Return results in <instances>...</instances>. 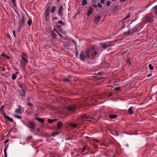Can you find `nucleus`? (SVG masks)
I'll use <instances>...</instances> for the list:
<instances>
[{"label": "nucleus", "mask_w": 157, "mask_h": 157, "mask_svg": "<svg viewBox=\"0 0 157 157\" xmlns=\"http://www.w3.org/2000/svg\"><path fill=\"white\" fill-rule=\"evenodd\" d=\"M85 53L86 56L85 55L84 52L82 51L80 53L79 57L80 59L82 61H84L86 59V57L88 59L90 58L89 55L90 49H87L86 50Z\"/></svg>", "instance_id": "1"}, {"label": "nucleus", "mask_w": 157, "mask_h": 157, "mask_svg": "<svg viewBox=\"0 0 157 157\" xmlns=\"http://www.w3.org/2000/svg\"><path fill=\"white\" fill-rule=\"evenodd\" d=\"M139 31V28L138 26H136L135 27L132 29L130 31L124 33V34L128 36H129L130 34H132L134 32H136Z\"/></svg>", "instance_id": "2"}, {"label": "nucleus", "mask_w": 157, "mask_h": 157, "mask_svg": "<svg viewBox=\"0 0 157 157\" xmlns=\"http://www.w3.org/2000/svg\"><path fill=\"white\" fill-rule=\"evenodd\" d=\"M27 127L30 129V131L33 132L36 127V125L34 123L31 121H29L27 125H25Z\"/></svg>", "instance_id": "3"}, {"label": "nucleus", "mask_w": 157, "mask_h": 157, "mask_svg": "<svg viewBox=\"0 0 157 157\" xmlns=\"http://www.w3.org/2000/svg\"><path fill=\"white\" fill-rule=\"evenodd\" d=\"M67 109L68 111L73 113L77 110V107L75 105H71L67 107Z\"/></svg>", "instance_id": "4"}, {"label": "nucleus", "mask_w": 157, "mask_h": 157, "mask_svg": "<svg viewBox=\"0 0 157 157\" xmlns=\"http://www.w3.org/2000/svg\"><path fill=\"white\" fill-rule=\"evenodd\" d=\"M100 45L103 48L105 49L112 45V42L101 43H100Z\"/></svg>", "instance_id": "5"}, {"label": "nucleus", "mask_w": 157, "mask_h": 157, "mask_svg": "<svg viewBox=\"0 0 157 157\" xmlns=\"http://www.w3.org/2000/svg\"><path fill=\"white\" fill-rule=\"evenodd\" d=\"M63 7L62 6H60L58 10L56 11V13H58V15L59 16L61 19H62V17L63 16Z\"/></svg>", "instance_id": "6"}, {"label": "nucleus", "mask_w": 157, "mask_h": 157, "mask_svg": "<svg viewBox=\"0 0 157 157\" xmlns=\"http://www.w3.org/2000/svg\"><path fill=\"white\" fill-rule=\"evenodd\" d=\"M95 49V47H93L91 49H89L91 51H92V53H91V54L92 55L94 56V58L96 57H98L99 55L98 53L96 51H94Z\"/></svg>", "instance_id": "7"}, {"label": "nucleus", "mask_w": 157, "mask_h": 157, "mask_svg": "<svg viewBox=\"0 0 157 157\" xmlns=\"http://www.w3.org/2000/svg\"><path fill=\"white\" fill-rule=\"evenodd\" d=\"M25 22V19L24 17H22L20 19L19 22V26L18 28L19 31H20L21 27H22L24 25Z\"/></svg>", "instance_id": "8"}, {"label": "nucleus", "mask_w": 157, "mask_h": 157, "mask_svg": "<svg viewBox=\"0 0 157 157\" xmlns=\"http://www.w3.org/2000/svg\"><path fill=\"white\" fill-rule=\"evenodd\" d=\"M21 57H22V59L23 60V62H24L25 63H28V60L27 59V56L24 53H23L21 55Z\"/></svg>", "instance_id": "9"}, {"label": "nucleus", "mask_w": 157, "mask_h": 157, "mask_svg": "<svg viewBox=\"0 0 157 157\" xmlns=\"http://www.w3.org/2000/svg\"><path fill=\"white\" fill-rule=\"evenodd\" d=\"M145 20L146 21V23L147 22H152L154 20L152 18L149 16L146 17L145 18Z\"/></svg>", "instance_id": "10"}, {"label": "nucleus", "mask_w": 157, "mask_h": 157, "mask_svg": "<svg viewBox=\"0 0 157 157\" xmlns=\"http://www.w3.org/2000/svg\"><path fill=\"white\" fill-rule=\"evenodd\" d=\"M101 17L100 16H96L94 19V22L95 23H98L101 19Z\"/></svg>", "instance_id": "11"}, {"label": "nucleus", "mask_w": 157, "mask_h": 157, "mask_svg": "<svg viewBox=\"0 0 157 157\" xmlns=\"http://www.w3.org/2000/svg\"><path fill=\"white\" fill-rule=\"evenodd\" d=\"M63 126V124L61 122L59 121L58 122L57 124V128L56 129L57 130H60Z\"/></svg>", "instance_id": "12"}, {"label": "nucleus", "mask_w": 157, "mask_h": 157, "mask_svg": "<svg viewBox=\"0 0 157 157\" xmlns=\"http://www.w3.org/2000/svg\"><path fill=\"white\" fill-rule=\"evenodd\" d=\"M78 123H70L69 125L71 128L73 129H74L76 128L77 126L78 125Z\"/></svg>", "instance_id": "13"}, {"label": "nucleus", "mask_w": 157, "mask_h": 157, "mask_svg": "<svg viewBox=\"0 0 157 157\" xmlns=\"http://www.w3.org/2000/svg\"><path fill=\"white\" fill-rule=\"evenodd\" d=\"M50 36L53 39H55L56 38L57 34L54 32L52 30H51L50 31Z\"/></svg>", "instance_id": "14"}, {"label": "nucleus", "mask_w": 157, "mask_h": 157, "mask_svg": "<svg viewBox=\"0 0 157 157\" xmlns=\"http://www.w3.org/2000/svg\"><path fill=\"white\" fill-rule=\"evenodd\" d=\"M21 107L20 105H19L18 108L16 109L15 110V112L16 113H18V114H21Z\"/></svg>", "instance_id": "15"}, {"label": "nucleus", "mask_w": 157, "mask_h": 157, "mask_svg": "<svg viewBox=\"0 0 157 157\" xmlns=\"http://www.w3.org/2000/svg\"><path fill=\"white\" fill-rule=\"evenodd\" d=\"M25 63V62H23L21 61H20V65L21 67L24 70H25V66H26V65H25V63Z\"/></svg>", "instance_id": "16"}, {"label": "nucleus", "mask_w": 157, "mask_h": 157, "mask_svg": "<svg viewBox=\"0 0 157 157\" xmlns=\"http://www.w3.org/2000/svg\"><path fill=\"white\" fill-rule=\"evenodd\" d=\"M80 118L82 119V120H84L85 119L89 118V117L87 116L86 114L82 115L80 116Z\"/></svg>", "instance_id": "17"}, {"label": "nucleus", "mask_w": 157, "mask_h": 157, "mask_svg": "<svg viewBox=\"0 0 157 157\" xmlns=\"http://www.w3.org/2000/svg\"><path fill=\"white\" fill-rule=\"evenodd\" d=\"M152 12L155 15H157V5L154 6L152 8Z\"/></svg>", "instance_id": "18"}, {"label": "nucleus", "mask_w": 157, "mask_h": 157, "mask_svg": "<svg viewBox=\"0 0 157 157\" xmlns=\"http://www.w3.org/2000/svg\"><path fill=\"white\" fill-rule=\"evenodd\" d=\"M49 13H45V17L46 21H47L49 19Z\"/></svg>", "instance_id": "19"}, {"label": "nucleus", "mask_w": 157, "mask_h": 157, "mask_svg": "<svg viewBox=\"0 0 157 157\" xmlns=\"http://www.w3.org/2000/svg\"><path fill=\"white\" fill-rule=\"evenodd\" d=\"M19 93L20 95L22 96H24L25 95V92L23 90V89L19 90Z\"/></svg>", "instance_id": "20"}, {"label": "nucleus", "mask_w": 157, "mask_h": 157, "mask_svg": "<svg viewBox=\"0 0 157 157\" xmlns=\"http://www.w3.org/2000/svg\"><path fill=\"white\" fill-rule=\"evenodd\" d=\"M93 9L91 8H89V10L87 13V15L88 16H90L92 13V10Z\"/></svg>", "instance_id": "21"}, {"label": "nucleus", "mask_w": 157, "mask_h": 157, "mask_svg": "<svg viewBox=\"0 0 157 157\" xmlns=\"http://www.w3.org/2000/svg\"><path fill=\"white\" fill-rule=\"evenodd\" d=\"M132 107H130L128 109V113L130 114H132L134 113V112L132 111Z\"/></svg>", "instance_id": "22"}, {"label": "nucleus", "mask_w": 157, "mask_h": 157, "mask_svg": "<svg viewBox=\"0 0 157 157\" xmlns=\"http://www.w3.org/2000/svg\"><path fill=\"white\" fill-rule=\"evenodd\" d=\"M56 7L55 6H53L51 8V13H53L56 10Z\"/></svg>", "instance_id": "23"}, {"label": "nucleus", "mask_w": 157, "mask_h": 157, "mask_svg": "<svg viewBox=\"0 0 157 157\" xmlns=\"http://www.w3.org/2000/svg\"><path fill=\"white\" fill-rule=\"evenodd\" d=\"M35 119L36 120L38 121L39 122H41L42 123H43L44 122V120L43 119L39 118L36 117H35Z\"/></svg>", "instance_id": "24"}, {"label": "nucleus", "mask_w": 157, "mask_h": 157, "mask_svg": "<svg viewBox=\"0 0 157 157\" xmlns=\"http://www.w3.org/2000/svg\"><path fill=\"white\" fill-rule=\"evenodd\" d=\"M1 56L6 58L7 59H10V57L6 55L5 53H2L1 54Z\"/></svg>", "instance_id": "25"}, {"label": "nucleus", "mask_w": 157, "mask_h": 157, "mask_svg": "<svg viewBox=\"0 0 157 157\" xmlns=\"http://www.w3.org/2000/svg\"><path fill=\"white\" fill-rule=\"evenodd\" d=\"M109 117L110 119H114L117 117V116L115 114H110L109 115Z\"/></svg>", "instance_id": "26"}, {"label": "nucleus", "mask_w": 157, "mask_h": 157, "mask_svg": "<svg viewBox=\"0 0 157 157\" xmlns=\"http://www.w3.org/2000/svg\"><path fill=\"white\" fill-rule=\"evenodd\" d=\"M32 19L31 18H30L29 19L28 21L27 22V23L28 25L30 26L32 25Z\"/></svg>", "instance_id": "27"}, {"label": "nucleus", "mask_w": 157, "mask_h": 157, "mask_svg": "<svg viewBox=\"0 0 157 157\" xmlns=\"http://www.w3.org/2000/svg\"><path fill=\"white\" fill-rule=\"evenodd\" d=\"M5 118L7 119L9 121L11 122H13V119L11 118L10 117L8 116H5Z\"/></svg>", "instance_id": "28"}, {"label": "nucleus", "mask_w": 157, "mask_h": 157, "mask_svg": "<svg viewBox=\"0 0 157 157\" xmlns=\"http://www.w3.org/2000/svg\"><path fill=\"white\" fill-rule=\"evenodd\" d=\"M127 63L129 65H131L132 64L131 59L130 58H128L126 60Z\"/></svg>", "instance_id": "29"}, {"label": "nucleus", "mask_w": 157, "mask_h": 157, "mask_svg": "<svg viewBox=\"0 0 157 157\" xmlns=\"http://www.w3.org/2000/svg\"><path fill=\"white\" fill-rule=\"evenodd\" d=\"M60 132H56L53 133L52 135V136L53 137L55 136L56 135H59Z\"/></svg>", "instance_id": "30"}, {"label": "nucleus", "mask_w": 157, "mask_h": 157, "mask_svg": "<svg viewBox=\"0 0 157 157\" xmlns=\"http://www.w3.org/2000/svg\"><path fill=\"white\" fill-rule=\"evenodd\" d=\"M57 120L56 119L52 120L51 119H48V122L49 123H51L54 121H55Z\"/></svg>", "instance_id": "31"}, {"label": "nucleus", "mask_w": 157, "mask_h": 157, "mask_svg": "<svg viewBox=\"0 0 157 157\" xmlns=\"http://www.w3.org/2000/svg\"><path fill=\"white\" fill-rule=\"evenodd\" d=\"M131 16V14L130 13H129L127 14V16L123 19L122 20V21H124L126 19L129 18Z\"/></svg>", "instance_id": "32"}, {"label": "nucleus", "mask_w": 157, "mask_h": 157, "mask_svg": "<svg viewBox=\"0 0 157 157\" xmlns=\"http://www.w3.org/2000/svg\"><path fill=\"white\" fill-rule=\"evenodd\" d=\"M17 77V75L15 74H13L12 75L11 77L12 79L13 80H15Z\"/></svg>", "instance_id": "33"}, {"label": "nucleus", "mask_w": 157, "mask_h": 157, "mask_svg": "<svg viewBox=\"0 0 157 157\" xmlns=\"http://www.w3.org/2000/svg\"><path fill=\"white\" fill-rule=\"evenodd\" d=\"M148 67L149 69L151 70H153L154 69V68L151 64H149Z\"/></svg>", "instance_id": "34"}, {"label": "nucleus", "mask_w": 157, "mask_h": 157, "mask_svg": "<svg viewBox=\"0 0 157 157\" xmlns=\"http://www.w3.org/2000/svg\"><path fill=\"white\" fill-rule=\"evenodd\" d=\"M13 116L17 119H21V117L20 116H18V115H13Z\"/></svg>", "instance_id": "35"}, {"label": "nucleus", "mask_w": 157, "mask_h": 157, "mask_svg": "<svg viewBox=\"0 0 157 157\" xmlns=\"http://www.w3.org/2000/svg\"><path fill=\"white\" fill-rule=\"evenodd\" d=\"M49 9L50 6H48L46 9V10L45 11V13H49Z\"/></svg>", "instance_id": "36"}, {"label": "nucleus", "mask_w": 157, "mask_h": 157, "mask_svg": "<svg viewBox=\"0 0 157 157\" xmlns=\"http://www.w3.org/2000/svg\"><path fill=\"white\" fill-rule=\"evenodd\" d=\"M1 114L3 116H4V117L5 118V116H6V113H5L4 112V111H1Z\"/></svg>", "instance_id": "37"}, {"label": "nucleus", "mask_w": 157, "mask_h": 157, "mask_svg": "<svg viewBox=\"0 0 157 157\" xmlns=\"http://www.w3.org/2000/svg\"><path fill=\"white\" fill-rule=\"evenodd\" d=\"M13 5L15 6H16V1H15V0H11Z\"/></svg>", "instance_id": "38"}, {"label": "nucleus", "mask_w": 157, "mask_h": 157, "mask_svg": "<svg viewBox=\"0 0 157 157\" xmlns=\"http://www.w3.org/2000/svg\"><path fill=\"white\" fill-rule=\"evenodd\" d=\"M32 98L30 97H29L27 100V102H30L31 101Z\"/></svg>", "instance_id": "39"}, {"label": "nucleus", "mask_w": 157, "mask_h": 157, "mask_svg": "<svg viewBox=\"0 0 157 157\" xmlns=\"http://www.w3.org/2000/svg\"><path fill=\"white\" fill-rule=\"evenodd\" d=\"M111 2H110L109 1H108L106 3V5L107 6H109L111 4Z\"/></svg>", "instance_id": "40"}, {"label": "nucleus", "mask_w": 157, "mask_h": 157, "mask_svg": "<svg viewBox=\"0 0 157 157\" xmlns=\"http://www.w3.org/2000/svg\"><path fill=\"white\" fill-rule=\"evenodd\" d=\"M58 23V24H61V25H64V23H63L61 21H59Z\"/></svg>", "instance_id": "41"}, {"label": "nucleus", "mask_w": 157, "mask_h": 157, "mask_svg": "<svg viewBox=\"0 0 157 157\" xmlns=\"http://www.w3.org/2000/svg\"><path fill=\"white\" fill-rule=\"evenodd\" d=\"M114 90L116 91H120L121 90L120 87H116L115 88Z\"/></svg>", "instance_id": "42"}, {"label": "nucleus", "mask_w": 157, "mask_h": 157, "mask_svg": "<svg viewBox=\"0 0 157 157\" xmlns=\"http://www.w3.org/2000/svg\"><path fill=\"white\" fill-rule=\"evenodd\" d=\"M98 7L100 8H101L102 7V5L99 2L98 3Z\"/></svg>", "instance_id": "43"}, {"label": "nucleus", "mask_w": 157, "mask_h": 157, "mask_svg": "<svg viewBox=\"0 0 157 157\" xmlns=\"http://www.w3.org/2000/svg\"><path fill=\"white\" fill-rule=\"evenodd\" d=\"M27 103L29 106H32L33 105V104L31 103L30 102H27Z\"/></svg>", "instance_id": "44"}, {"label": "nucleus", "mask_w": 157, "mask_h": 157, "mask_svg": "<svg viewBox=\"0 0 157 157\" xmlns=\"http://www.w3.org/2000/svg\"><path fill=\"white\" fill-rule=\"evenodd\" d=\"M56 27L58 29H61V26L59 25H56Z\"/></svg>", "instance_id": "45"}, {"label": "nucleus", "mask_w": 157, "mask_h": 157, "mask_svg": "<svg viewBox=\"0 0 157 157\" xmlns=\"http://www.w3.org/2000/svg\"><path fill=\"white\" fill-rule=\"evenodd\" d=\"M1 70L3 71H5L6 70V69L5 67H0Z\"/></svg>", "instance_id": "46"}, {"label": "nucleus", "mask_w": 157, "mask_h": 157, "mask_svg": "<svg viewBox=\"0 0 157 157\" xmlns=\"http://www.w3.org/2000/svg\"><path fill=\"white\" fill-rule=\"evenodd\" d=\"M54 30L55 31H56L60 36H62V35H61V34H60V33H59V32H58L57 30H56L55 29H54Z\"/></svg>", "instance_id": "47"}, {"label": "nucleus", "mask_w": 157, "mask_h": 157, "mask_svg": "<svg viewBox=\"0 0 157 157\" xmlns=\"http://www.w3.org/2000/svg\"><path fill=\"white\" fill-rule=\"evenodd\" d=\"M19 87H20L22 89H23L24 87H25V86L24 85H21L19 84Z\"/></svg>", "instance_id": "48"}, {"label": "nucleus", "mask_w": 157, "mask_h": 157, "mask_svg": "<svg viewBox=\"0 0 157 157\" xmlns=\"http://www.w3.org/2000/svg\"><path fill=\"white\" fill-rule=\"evenodd\" d=\"M4 107V106L3 105L0 108V112L3 111Z\"/></svg>", "instance_id": "49"}, {"label": "nucleus", "mask_w": 157, "mask_h": 157, "mask_svg": "<svg viewBox=\"0 0 157 157\" xmlns=\"http://www.w3.org/2000/svg\"><path fill=\"white\" fill-rule=\"evenodd\" d=\"M12 33H13V35L15 37H16V34H15V30H13L12 31Z\"/></svg>", "instance_id": "50"}, {"label": "nucleus", "mask_w": 157, "mask_h": 157, "mask_svg": "<svg viewBox=\"0 0 157 157\" xmlns=\"http://www.w3.org/2000/svg\"><path fill=\"white\" fill-rule=\"evenodd\" d=\"M6 148H7L6 147L4 151V153H5L4 156H7V153L6 152Z\"/></svg>", "instance_id": "51"}, {"label": "nucleus", "mask_w": 157, "mask_h": 157, "mask_svg": "<svg viewBox=\"0 0 157 157\" xmlns=\"http://www.w3.org/2000/svg\"><path fill=\"white\" fill-rule=\"evenodd\" d=\"M152 75V74H151V73H150V74H148L147 75V77H150V76H151Z\"/></svg>", "instance_id": "52"}, {"label": "nucleus", "mask_w": 157, "mask_h": 157, "mask_svg": "<svg viewBox=\"0 0 157 157\" xmlns=\"http://www.w3.org/2000/svg\"><path fill=\"white\" fill-rule=\"evenodd\" d=\"M63 80L64 81L67 82V81H70V79H64Z\"/></svg>", "instance_id": "53"}, {"label": "nucleus", "mask_w": 157, "mask_h": 157, "mask_svg": "<svg viewBox=\"0 0 157 157\" xmlns=\"http://www.w3.org/2000/svg\"><path fill=\"white\" fill-rule=\"evenodd\" d=\"M113 94V93H110L109 94H108V97H109L111 96H112V95Z\"/></svg>", "instance_id": "54"}, {"label": "nucleus", "mask_w": 157, "mask_h": 157, "mask_svg": "<svg viewBox=\"0 0 157 157\" xmlns=\"http://www.w3.org/2000/svg\"><path fill=\"white\" fill-rule=\"evenodd\" d=\"M36 131H37L38 132H40V129L39 128H37V129H36Z\"/></svg>", "instance_id": "55"}, {"label": "nucleus", "mask_w": 157, "mask_h": 157, "mask_svg": "<svg viewBox=\"0 0 157 157\" xmlns=\"http://www.w3.org/2000/svg\"><path fill=\"white\" fill-rule=\"evenodd\" d=\"M100 2L101 3H104L105 2V0H101V2Z\"/></svg>", "instance_id": "56"}, {"label": "nucleus", "mask_w": 157, "mask_h": 157, "mask_svg": "<svg viewBox=\"0 0 157 157\" xmlns=\"http://www.w3.org/2000/svg\"><path fill=\"white\" fill-rule=\"evenodd\" d=\"M86 147L85 146L83 147V148L82 151H84L86 149Z\"/></svg>", "instance_id": "57"}, {"label": "nucleus", "mask_w": 157, "mask_h": 157, "mask_svg": "<svg viewBox=\"0 0 157 157\" xmlns=\"http://www.w3.org/2000/svg\"><path fill=\"white\" fill-rule=\"evenodd\" d=\"M8 141H9L8 140H6L4 142V144L7 143V142H8Z\"/></svg>", "instance_id": "58"}, {"label": "nucleus", "mask_w": 157, "mask_h": 157, "mask_svg": "<svg viewBox=\"0 0 157 157\" xmlns=\"http://www.w3.org/2000/svg\"><path fill=\"white\" fill-rule=\"evenodd\" d=\"M32 138V137H31V136H29V138H27V140H28V139H31Z\"/></svg>", "instance_id": "59"}, {"label": "nucleus", "mask_w": 157, "mask_h": 157, "mask_svg": "<svg viewBox=\"0 0 157 157\" xmlns=\"http://www.w3.org/2000/svg\"><path fill=\"white\" fill-rule=\"evenodd\" d=\"M58 19L57 18V17H54V18H53V20H56Z\"/></svg>", "instance_id": "60"}, {"label": "nucleus", "mask_w": 157, "mask_h": 157, "mask_svg": "<svg viewBox=\"0 0 157 157\" xmlns=\"http://www.w3.org/2000/svg\"><path fill=\"white\" fill-rule=\"evenodd\" d=\"M93 6L95 8H97V6L96 5H93Z\"/></svg>", "instance_id": "61"}, {"label": "nucleus", "mask_w": 157, "mask_h": 157, "mask_svg": "<svg viewBox=\"0 0 157 157\" xmlns=\"http://www.w3.org/2000/svg\"><path fill=\"white\" fill-rule=\"evenodd\" d=\"M126 1V0H120V1L121 2H125Z\"/></svg>", "instance_id": "62"}, {"label": "nucleus", "mask_w": 157, "mask_h": 157, "mask_svg": "<svg viewBox=\"0 0 157 157\" xmlns=\"http://www.w3.org/2000/svg\"><path fill=\"white\" fill-rule=\"evenodd\" d=\"M18 74V72H16L15 74H16V75H17V74Z\"/></svg>", "instance_id": "63"}, {"label": "nucleus", "mask_w": 157, "mask_h": 157, "mask_svg": "<svg viewBox=\"0 0 157 157\" xmlns=\"http://www.w3.org/2000/svg\"><path fill=\"white\" fill-rule=\"evenodd\" d=\"M101 72H99V73H98V75H101Z\"/></svg>", "instance_id": "64"}]
</instances>
